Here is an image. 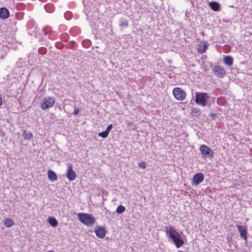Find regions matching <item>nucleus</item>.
Here are the masks:
<instances>
[{
	"mask_svg": "<svg viewBox=\"0 0 252 252\" xmlns=\"http://www.w3.org/2000/svg\"><path fill=\"white\" fill-rule=\"evenodd\" d=\"M165 232L169 234L177 248H179L184 244L183 237L172 226L166 228Z\"/></svg>",
	"mask_w": 252,
	"mask_h": 252,
	"instance_id": "1",
	"label": "nucleus"
},
{
	"mask_svg": "<svg viewBox=\"0 0 252 252\" xmlns=\"http://www.w3.org/2000/svg\"><path fill=\"white\" fill-rule=\"evenodd\" d=\"M48 222L52 226L55 227L58 226V222L54 217H50L48 219Z\"/></svg>",
	"mask_w": 252,
	"mask_h": 252,
	"instance_id": "19",
	"label": "nucleus"
},
{
	"mask_svg": "<svg viewBox=\"0 0 252 252\" xmlns=\"http://www.w3.org/2000/svg\"><path fill=\"white\" fill-rule=\"evenodd\" d=\"M51 31V29L50 27H47L45 30H44V32L45 33V34H46L48 32H50Z\"/></svg>",
	"mask_w": 252,
	"mask_h": 252,
	"instance_id": "29",
	"label": "nucleus"
},
{
	"mask_svg": "<svg viewBox=\"0 0 252 252\" xmlns=\"http://www.w3.org/2000/svg\"><path fill=\"white\" fill-rule=\"evenodd\" d=\"M91 26L93 28H95V26H93L92 24H91Z\"/></svg>",
	"mask_w": 252,
	"mask_h": 252,
	"instance_id": "31",
	"label": "nucleus"
},
{
	"mask_svg": "<svg viewBox=\"0 0 252 252\" xmlns=\"http://www.w3.org/2000/svg\"><path fill=\"white\" fill-rule=\"evenodd\" d=\"M204 179V175L201 173H197L194 174L193 176L192 181L191 184L193 186L198 185L201 183Z\"/></svg>",
	"mask_w": 252,
	"mask_h": 252,
	"instance_id": "8",
	"label": "nucleus"
},
{
	"mask_svg": "<svg viewBox=\"0 0 252 252\" xmlns=\"http://www.w3.org/2000/svg\"><path fill=\"white\" fill-rule=\"evenodd\" d=\"M120 26L126 28L128 26V22L124 19H121L120 22Z\"/></svg>",
	"mask_w": 252,
	"mask_h": 252,
	"instance_id": "24",
	"label": "nucleus"
},
{
	"mask_svg": "<svg viewBox=\"0 0 252 252\" xmlns=\"http://www.w3.org/2000/svg\"><path fill=\"white\" fill-rule=\"evenodd\" d=\"M138 166L140 168L144 169L146 168V164L145 161H141L138 163Z\"/></svg>",
	"mask_w": 252,
	"mask_h": 252,
	"instance_id": "27",
	"label": "nucleus"
},
{
	"mask_svg": "<svg viewBox=\"0 0 252 252\" xmlns=\"http://www.w3.org/2000/svg\"><path fill=\"white\" fill-rule=\"evenodd\" d=\"M77 215L80 221L87 226H91L95 222L94 217L91 214L79 213Z\"/></svg>",
	"mask_w": 252,
	"mask_h": 252,
	"instance_id": "2",
	"label": "nucleus"
},
{
	"mask_svg": "<svg viewBox=\"0 0 252 252\" xmlns=\"http://www.w3.org/2000/svg\"><path fill=\"white\" fill-rule=\"evenodd\" d=\"M211 117H212V118H214L215 117V116H216V114H212L211 115Z\"/></svg>",
	"mask_w": 252,
	"mask_h": 252,
	"instance_id": "30",
	"label": "nucleus"
},
{
	"mask_svg": "<svg viewBox=\"0 0 252 252\" xmlns=\"http://www.w3.org/2000/svg\"><path fill=\"white\" fill-rule=\"evenodd\" d=\"M45 9L48 12L51 13L54 11V8L52 4H46L44 6Z\"/></svg>",
	"mask_w": 252,
	"mask_h": 252,
	"instance_id": "23",
	"label": "nucleus"
},
{
	"mask_svg": "<svg viewBox=\"0 0 252 252\" xmlns=\"http://www.w3.org/2000/svg\"><path fill=\"white\" fill-rule=\"evenodd\" d=\"M79 112H80L79 109H78V108H76V109L74 110V112H73V114H74V115H78V113H79Z\"/></svg>",
	"mask_w": 252,
	"mask_h": 252,
	"instance_id": "28",
	"label": "nucleus"
},
{
	"mask_svg": "<svg viewBox=\"0 0 252 252\" xmlns=\"http://www.w3.org/2000/svg\"><path fill=\"white\" fill-rule=\"evenodd\" d=\"M208 43L207 42H203L198 45L197 51L200 54L204 53L208 48Z\"/></svg>",
	"mask_w": 252,
	"mask_h": 252,
	"instance_id": "14",
	"label": "nucleus"
},
{
	"mask_svg": "<svg viewBox=\"0 0 252 252\" xmlns=\"http://www.w3.org/2000/svg\"><path fill=\"white\" fill-rule=\"evenodd\" d=\"M209 5L214 11H218L220 8V4L216 1L210 2Z\"/></svg>",
	"mask_w": 252,
	"mask_h": 252,
	"instance_id": "16",
	"label": "nucleus"
},
{
	"mask_svg": "<svg viewBox=\"0 0 252 252\" xmlns=\"http://www.w3.org/2000/svg\"><path fill=\"white\" fill-rule=\"evenodd\" d=\"M83 3L85 8L84 12L86 14L87 18L89 19L90 17L92 16V10L95 13L96 12L95 10L94 5L90 0H83Z\"/></svg>",
	"mask_w": 252,
	"mask_h": 252,
	"instance_id": "3",
	"label": "nucleus"
},
{
	"mask_svg": "<svg viewBox=\"0 0 252 252\" xmlns=\"http://www.w3.org/2000/svg\"><path fill=\"white\" fill-rule=\"evenodd\" d=\"M224 62L226 65L231 66L233 64V58L229 56H225L224 58Z\"/></svg>",
	"mask_w": 252,
	"mask_h": 252,
	"instance_id": "20",
	"label": "nucleus"
},
{
	"mask_svg": "<svg viewBox=\"0 0 252 252\" xmlns=\"http://www.w3.org/2000/svg\"><path fill=\"white\" fill-rule=\"evenodd\" d=\"M213 71L218 77H222L225 74L224 68L220 66H216L214 67Z\"/></svg>",
	"mask_w": 252,
	"mask_h": 252,
	"instance_id": "12",
	"label": "nucleus"
},
{
	"mask_svg": "<svg viewBox=\"0 0 252 252\" xmlns=\"http://www.w3.org/2000/svg\"><path fill=\"white\" fill-rule=\"evenodd\" d=\"M3 222L4 225L7 227H11L14 225L13 221L9 218L5 219L4 220Z\"/></svg>",
	"mask_w": 252,
	"mask_h": 252,
	"instance_id": "21",
	"label": "nucleus"
},
{
	"mask_svg": "<svg viewBox=\"0 0 252 252\" xmlns=\"http://www.w3.org/2000/svg\"><path fill=\"white\" fill-rule=\"evenodd\" d=\"M55 102V98L53 97L48 96L44 98L41 104V108L46 110L53 106Z\"/></svg>",
	"mask_w": 252,
	"mask_h": 252,
	"instance_id": "5",
	"label": "nucleus"
},
{
	"mask_svg": "<svg viewBox=\"0 0 252 252\" xmlns=\"http://www.w3.org/2000/svg\"><path fill=\"white\" fill-rule=\"evenodd\" d=\"M47 174L49 179L51 181H56L58 179L57 174L52 170H49Z\"/></svg>",
	"mask_w": 252,
	"mask_h": 252,
	"instance_id": "15",
	"label": "nucleus"
},
{
	"mask_svg": "<svg viewBox=\"0 0 252 252\" xmlns=\"http://www.w3.org/2000/svg\"><path fill=\"white\" fill-rule=\"evenodd\" d=\"M208 97L207 94L204 93H196L195 102L202 106L206 105V99Z\"/></svg>",
	"mask_w": 252,
	"mask_h": 252,
	"instance_id": "6",
	"label": "nucleus"
},
{
	"mask_svg": "<svg viewBox=\"0 0 252 252\" xmlns=\"http://www.w3.org/2000/svg\"><path fill=\"white\" fill-rule=\"evenodd\" d=\"M66 175V177L69 181H73L76 179V175L73 170V167L71 163L67 164V170Z\"/></svg>",
	"mask_w": 252,
	"mask_h": 252,
	"instance_id": "9",
	"label": "nucleus"
},
{
	"mask_svg": "<svg viewBox=\"0 0 252 252\" xmlns=\"http://www.w3.org/2000/svg\"><path fill=\"white\" fill-rule=\"evenodd\" d=\"M126 210V208L120 205L119 206H118V207H117V209H116V212L118 213V214H122V213H123Z\"/></svg>",
	"mask_w": 252,
	"mask_h": 252,
	"instance_id": "25",
	"label": "nucleus"
},
{
	"mask_svg": "<svg viewBox=\"0 0 252 252\" xmlns=\"http://www.w3.org/2000/svg\"><path fill=\"white\" fill-rule=\"evenodd\" d=\"M9 16V12L5 7L0 8V18L2 19H6Z\"/></svg>",
	"mask_w": 252,
	"mask_h": 252,
	"instance_id": "13",
	"label": "nucleus"
},
{
	"mask_svg": "<svg viewBox=\"0 0 252 252\" xmlns=\"http://www.w3.org/2000/svg\"><path fill=\"white\" fill-rule=\"evenodd\" d=\"M191 114H192V116L197 117L200 115L201 112L198 109L193 108L191 110Z\"/></svg>",
	"mask_w": 252,
	"mask_h": 252,
	"instance_id": "22",
	"label": "nucleus"
},
{
	"mask_svg": "<svg viewBox=\"0 0 252 252\" xmlns=\"http://www.w3.org/2000/svg\"><path fill=\"white\" fill-rule=\"evenodd\" d=\"M201 154L205 157H209L212 158L214 157V152L212 149L206 145H202L200 147Z\"/></svg>",
	"mask_w": 252,
	"mask_h": 252,
	"instance_id": "7",
	"label": "nucleus"
},
{
	"mask_svg": "<svg viewBox=\"0 0 252 252\" xmlns=\"http://www.w3.org/2000/svg\"><path fill=\"white\" fill-rule=\"evenodd\" d=\"M82 45L85 48H88L91 45V42L90 40H84L82 42Z\"/></svg>",
	"mask_w": 252,
	"mask_h": 252,
	"instance_id": "26",
	"label": "nucleus"
},
{
	"mask_svg": "<svg viewBox=\"0 0 252 252\" xmlns=\"http://www.w3.org/2000/svg\"><path fill=\"white\" fill-rule=\"evenodd\" d=\"M238 230L240 232V236L245 240H247V226L237 225L236 226Z\"/></svg>",
	"mask_w": 252,
	"mask_h": 252,
	"instance_id": "11",
	"label": "nucleus"
},
{
	"mask_svg": "<svg viewBox=\"0 0 252 252\" xmlns=\"http://www.w3.org/2000/svg\"><path fill=\"white\" fill-rule=\"evenodd\" d=\"M94 232L97 237L99 238H103L106 234V230L104 227L97 226L94 229Z\"/></svg>",
	"mask_w": 252,
	"mask_h": 252,
	"instance_id": "10",
	"label": "nucleus"
},
{
	"mask_svg": "<svg viewBox=\"0 0 252 252\" xmlns=\"http://www.w3.org/2000/svg\"><path fill=\"white\" fill-rule=\"evenodd\" d=\"M48 252H52L51 251H49Z\"/></svg>",
	"mask_w": 252,
	"mask_h": 252,
	"instance_id": "33",
	"label": "nucleus"
},
{
	"mask_svg": "<svg viewBox=\"0 0 252 252\" xmlns=\"http://www.w3.org/2000/svg\"><path fill=\"white\" fill-rule=\"evenodd\" d=\"M112 127H107V128L105 131L98 133V135L103 138H106L112 129Z\"/></svg>",
	"mask_w": 252,
	"mask_h": 252,
	"instance_id": "17",
	"label": "nucleus"
},
{
	"mask_svg": "<svg viewBox=\"0 0 252 252\" xmlns=\"http://www.w3.org/2000/svg\"><path fill=\"white\" fill-rule=\"evenodd\" d=\"M23 137L25 140H30L32 138V134L31 131L28 130H24L23 132Z\"/></svg>",
	"mask_w": 252,
	"mask_h": 252,
	"instance_id": "18",
	"label": "nucleus"
},
{
	"mask_svg": "<svg viewBox=\"0 0 252 252\" xmlns=\"http://www.w3.org/2000/svg\"><path fill=\"white\" fill-rule=\"evenodd\" d=\"M173 94L175 98L178 100H184L186 97V93L179 87L175 88Z\"/></svg>",
	"mask_w": 252,
	"mask_h": 252,
	"instance_id": "4",
	"label": "nucleus"
},
{
	"mask_svg": "<svg viewBox=\"0 0 252 252\" xmlns=\"http://www.w3.org/2000/svg\"><path fill=\"white\" fill-rule=\"evenodd\" d=\"M108 126H112V124H110V125H108Z\"/></svg>",
	"mask_w": 252,
	"mask_h": 252,
	"instance_id": "32",
	"label": "nucleus"
}]
</instances>
